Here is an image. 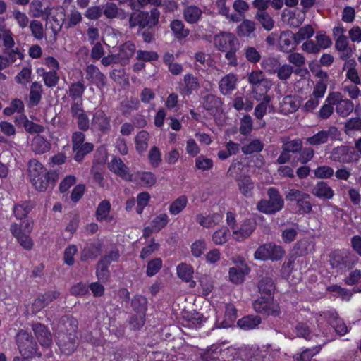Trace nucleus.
Returning <instances> with one entry per match:
<instances>
[{
	"mask_svg": "<svg viewBox=\"0 0 361 361\" xmlns=\"http://www.w3.org/2000/svg\"><path fill=\"white\" fill-rule=\"evenodd\" d=\"M42 76L45 85L48 87H55L59 81V76L57 71L43 72Z\"/></svg>",
	"mask_w": 361,
	"mask_h": 361,
	"instance_id": "obj_60",
	"label": "nucleus"
},
{
	"mask_svg": "<svg viewBox=\"0 0 361 361\" xmlns=\"http://www.w3.org/2000/svg\"><path fill=\"white\" fill-rule=\"evenodd\" d=\"M203 107L207 111H213L221 106V100L214 94H207L203 97Z\"/></svg>",
	"mask_w": 361,
	"mask_h": 361,
	"instance_id": "obj_56",
	"label": "nucleus"
},
{
	"mask_svg": "<svg viewBox=\"0 0 361 361\" xmlns=\"http://www.w3.org/2000/svg\"><path fill=\"white\" fill-rule=\"evenodd\" d=\"M183 82L185 87L182 90V93L190 95L194 90H197L200 87L199 80L197 77L192 74L188 73L184 76Z\"/></svg>",
	"mask_w": 361,
	"mask_h": 361,
	"instance_id": "obj_37",
	"label": "nucleus"
},
{
	"mask_svg": "<svg viewBox=\"0 0 361 361\" xmlns=\"http://www.w3.org/2000/svg\"><path fill=\"white\" fill-rule=\"evenodd\" d=\"M285 252L281 246L273 243H267L259 246L254 254L255 259L259 260L271 259L277 261L281 259Z\"/></svg>",
	"mask_w": 361,
	"mask_h": 361,
	"instance_id": "obj_8",
	"label": "nucleus"
},
{
	"mask_svg": "<svg viewBox=\"0 0 361 361\" xmlns=\"http://www.w3.org/2000/svg\"><path fill=\"white\" fill-rule=\"evenodd\" d=\"M255 228V222L253 220L247 219L243 221L239 229L233 231V238L239 242L243 241L250 236Z\"/></svg>",
	"mask_w": 361,
	"mask_h": 361,
	"instance_id": "obj_22",
	"label": "nucleus"
},
{
	"mask_svg": "<svg viewBox=\"0 0 361 361\" xmlns=\"http://www.w3.org/2000/svg\"><path fill=\"white\" fill-rule=\"evenodd\" d=\"M236 37L231 32H222L214 38L215 47L221 51L235 47Z\"/></svg>",
	"mask_w": 361,
	"mask_h": 361,
	"instance_id": "obj_17",
	"label": "nucleus"
},
{
	"mask_svg": "<svg viewBox=\"0 0 361 361\" xmlns=\"http://www.w3.org/2000/svg\"><path fill=\"white\" fill-rule=\"evenodd\" d=\"M359 259L347 250H338L329 255V263L337 273L343 274L358 263Z\"/></svg>",
	"mask_w": 361,
	"mask_h": 361,
	"instance_id": "obj_4",
	"label": "nucleus"
},
{
	"mask_svg": "<svg viewBox=\"0 0 361 361\" xmlns=\"http://www.w3.org/2000/svg\"><path fill=\"white\" fill-rule=\"evenodd\" d=\"M51 145L43 136L37 135L31 142V149L36 154H43L51 149Z\"/></svg>",
	"mask_w": 361,
	"mask_h": 361,
	"instance_id": "obj_27",
	"label": "nucleus"
},
{
	"mask_svg": "<svg viewBox=\"0 0 361 361\" xmlns=\"http://www.w3.org/2000/svg\"><path fill=\"white\" fill-rule=\"evenodd\" d=\"M293 40L295 41L294 34L288 30L281 32L279 37V45L280 50L284 52H289L294 49Z\"/></svg>",
	"mask_w": 361,
	"mask_h": 361,
	"instance_id": "obj_33",
	"label": "nucleus"
},
{
	"mask_svg": "<svg viewBox=\"0 0 361 361\" xmlns=\"http://www.w3.org/2000/svg\"><path fill=\"white\" fill-rule=\"evenodd\" d=\"M10 231L17 238L18 243L26 250H30L33 246V242L30 236L24 233L19 228L17 224L11 225Z\"/></svg>",
	"mask_w": 361,
	"mask_h": 361,
	"instance_id": "obj_28",
	"label": "nucleus"
},
{
	"mask_svg": "<svg viewBox=\"0 0 361 361\" xmlns=\"http://www.w3.org/2000/svg\"><path fill=\"white\" fill-rule=\"evenodd\" d=\"M310 193L321 200H331L334 196V191L326 182L318 181L310 190Z\"/></svg>",
	"mask_w": 361,
	"mask_h": 361,
	"instance_id": "obj_19",
	"label": "nucleus"
},
{
	"mask_svg": "<svg viewBox=\"0 0 361 361\" xmlns=\"http://www.w3.org/2000/svg\"><path fill=\"white\" fill-rule=\"evenodd\" d=\"M183 18L186 22L194 24L200 19L202 11L201 8L195 5L186 6L183 11Z\"/></svg>",
	"mask_w": 361,
	"mask_h": 361,
	"instance_id": "obj_31",
	"label": "nucleus"
},
{
	"mask_svg": "<svg viewBox=\"0 0 361 361\" xmlns=\"http://www.w3.org/2000/svg\"><path fill=\"white\" fill-rule=\"evenodd\" d=\"M314 30L310 25H306L299 29L298 32L294 34L295 43L298 44L305 39H310L313 36Z\"/></svg>",
	"mask_w": 361,
	"mask_h": 361,
	"instance_id": "obj_49",
	"label": "nucleus"
},
{
	"mask_svg": "<svg viewBox=\"0 0 361 361\" xmlns=\"http://www.w3.org/2000/svg\"><path fill=\"white\" fill-rule=\"evenodd\" d=\"M149 137V133L145 130H141L137 133L135 138V149L140 154L146 152Z\"/></svg>",
	"mask_w": 361,
	"mask_h": 361,
	"instance_id": "obj_34",
	"label": "nucleus"
},
{
	"mask_svg": "<svg viewBox=\"0 0 361 361\" xmlns=\"http://www.w3.org/2000/svg\"><path fill=\"white\" fill-rule=\"evenodd\" d=\"M177 274L183 281L189 283L190 288H194L196 283L192 280L194 270L190 264L186 263H180L176 267Z\"/></svg>",
	"mask_w": 361,
	"mask_h": 361,
	"instance_id": "obj_26",
	"label": "nucleus"
},
{
	"mask_svg": "<svg viewBox=\"0 0 361 361\" xmlns=\"http://www.w3.org/2000/svg\"><path fill=\"white\" fill-rule=\"evenodd\" d=\"M222 216L219 213H214L207 216L199 214L195 216V220L204 228H212L222 221Z\"/></svg>",
	"mask_w": 361,
	"mask_h": 361,
	"instance_id": "obj_29",
	"label": "nucleus"
},
{
	"mask_svg": "<svg viewBox=\"0 0 361 361\" xmlns=\"http://www.w3.org/2000/svg\"><path fill=\"white\" fill-rule=\"evenodd\" d=\"M319 346L313 348H307L300 353H296L293 356V361H311V359L320 351Z\"/></svg>",
	"mask_w": 361,
	"mask_h": 361,
	"instance_id": "obj_50",
	"label": "nucleus"
},
{
	"mask_svg": "<svg viewBox=\"0 0 361 361\" xmlns=\"http://www.w3.org/2000/svg\"><path fill=\"white\" fill-rule=\"evenodd\" d=\"M74 154V159L76 161H82L84 157L91 152L94 149V145L91 142H85L73 147Z\"/></svg>",
	"mask_w": 361,
	"mask_h": 361,
	"instance_id": "obj_41",
	"label": "nucleus"
},
{
	"mask_svg": "<svg viewBox=\"0 0 361 361\" xmlns=\"http://www.w3.org/2000/svg\"><path fill=\"white\" fill-rule=\"evenodd\" d=\"M188 204V199L186 196L182 195L176 199L170 204L169 210L171 215H177L180 214L186 207Z\"/></svg>",
	"mask_w": 361,
	"mask_h": 361,
	"instance_id": "obj_48",
	"label": "nucleus"
},
{
	"mask_svg": "<svg viewBox=\"0 0 361 361\" xmlns=\"http://www.w3.org/2000/svg\"><path fill=\"white\" fill-rule=\"evenodd\" d=\"M258 288L262 295L271 298L275 289L272 279L269 276L262 277L259 282Z\"/></svg>",
	"mask_w": 361,
	"mask_h": 361,
	"instance_id": "obj_36",
	"label": "nucleus"
},
{
	"mask_svg": "<svg viewBox=\"0 0 361 361\" xmlns=\"http://www.w3.org/2000/svg\"><path fill=\"white\" fill-rule=\"evenodd\" d=\"M135 51V46L130 42H127L119 47L118 54H116L118 63L125 66L129 59L133 56Z\"/></svg>",
	"mask_w": 361,
	"mask_h": 361,
	"instance_id": "obj_24",
	"label": "nucleus"
},
{
	"mask_svg": "<svg viewBox=\"0 0 361 361\" xmlns=\"http://www.w3.org/2000/svg\"><path fill=\"white\" fill-rule=\"evenodd\" d=\"M248 83L252 86V91L261 87V91L268 92L271 87L270 81L266 78L264 73L261 70H252L247 75Z\"/></svg>",
	"mask_w": 361,
	"mask_h": 361,
	"instance_id": "obj_11",
	"label": "nucleus"
},
{
	"mask_svg": "<svg viewBox=\"0 0 361 361\" xmlns=\"http://www.w3.org/2000/svg\"><path fill=\"white\" fill-rule=\"evenodd\" d=\"M256 30L257 23L255 21L243 18L236 27V34L240 37L251 38L255 36Z\"/></svg>",
	"mask_w": 361,
	"mask_h": 361,
	"instance_id": "obj_23",
	"label": "nucleus"
},
{
	"mask_svg": "<svg viewBox=\"0 0 361 361\" xmlns=\"http://www.w3.org/2000/svg\"><path fill=\"white\" fill-rule=\"evenodd\" d=\"M169 221L168 215L165 213H162L155 216L152 220L150 224L155 232H159L167 225Z\"/></svg>",
	"mask_w": 361,
	"mask_h": 361,
	"instance_id": "obj_58",
	"label": "nucleus"
},
{
	"mask_svg": "<svg viewBox=\"0 0 361 361\" xmlns=\"http://www.w3.org/2000/svg\"><path fill=\"white\" fill-rule=\"evenodd\" d=\"M323 314L337 334L344 336L349 331V328L344 321L338 317L336 312L333 310L326 311L324 312Z\"/></svg>",
	"mask_w": 361,
	"mask_h": 361,
	"instance_id": "obj_13",
	"label": "nucleus"
},
{
	"mask_svg": "<svg viewBox=\"0 0 361 361\" xmlns=\"http://www.w3.org/2000/svg\"><path fill=\"white\" fill-rule=\"evenodd\" d=\"M159 11L154 8L150 12L139 11L131 14L129 24L131 27L139 26L141 28H152L159 24Z\"/></svg>",
	"mask_w": 361,
	"mask_h": 361,
	"instance_id": "obj_6",
	"label": "nucleus"
},
{
	"mask_svg": "<svg viewBox=\"0 0 361 361\" xmlns=\"http://www.w3.org/2000/svg\"><path fill=\"white\" fill-rule=\"evenodd\" d=\"M42 85L38 82H34L30 86L27 106L33 107L39 104L42 99Z\"/></svg>",
	"mask_w": 361,
	"mask_h": 361,
	"instance_id": "obj_32",
	"label": "nucleus"
},
{
	"mask_svg": "<svg viewBox=\"0 0 361 361\" xmlns=\"http://www.w3.org/2000/svg\"><path fill=\"white\" fill-rule=\"evenodd\" d=\"M30 29L34 38L41 40L44 37V31L42 23L37 20H33L30 23Z\"/></svg>",
	"mask_w": 361,
	"mask_h": 361,
	"instance_id": "obj_59",
	"label": "nucleus"
},
{
	"mask_svg": "<svg viewBox=\"0 0 361 361\" xmlns=\"http://www.w3.org/2000/svg\"><path fill=\"white\" fill-rule=\"evenodd\" d=\"M86 79L101 88L106 85V76L94 65H88L85 68Z\"/></svg>",
	"mask_w": 361,
	"mask_h": 361,
	"instance_id": "obj_21",
	"label": "nucleus"
},
{
	"mask_svg": "<svg viewBox=\"0 0 361 361\" xmlns=\"http://www.w3.org/2000/svg\"><path fill=\"white\" fill-rule=\"evenodd\" d=\"M170 27L178 39H183L189 35V30L184 28V24L180 20H173Z\"/></svg>",
	"mask_w": 361,
	"mask_h": 361,
	"instance_id": "obj_51",
	"label": "nucleus"
},
{
	"mask_svg": "<svg viewBox=\"0 0 361 361\" xmlns=\"http://www.w3.org/2000/svg\"><path fill=\"white\" fill-rule=\"evenodd\" d=\"M337 132L336 127L331 126L327 130H320L314 135L307 137L306 143L312 146L323 145L326 143L329 138L334 137Z\"/></svg>",
	"mask_w": 361,
	"mask_h": 361,
	"instance_id": "obj_15",
	"label": "nucleus"
},
{
	"mask_svg": "<svg viewBox=\"0 0 361 361\" xmlns=\"http://www.w3.org/2000/svg\"><path fill=\"white\" fill-rule=\"evenodd\" d=\"M111 209L109 200H102L98 205L96 211V217L98 221L107 220Z\"/></svg>",
	"mask_w": 361,
	"mask_h": 361,
	"instance_id": "obj_52",
	"label": "nucleus"
},
{
	"mask_svg": "<svg viewBox=\"0 0 361 361\" xmlns=\"http://www.w3.org/2000/svg\"><path fill=\"white\" fill-rule=\"evenodd\" d=\"M238 185L241 193L245 197H251L254 183L248 176H241L238 180Z\"/></svg>",
	"mask_w": 361,
	"mask_h": 361,
	"instance_id": "obj_42",
	"label": "nucleus"
},
{
	"mask_svg": "<svg viewBox=\"0 0 361 361\" xmlns=\"http://www.w3.org/2000/svg\"><path fill=\"white\" fill-rule=\"evenodd\" d=\"M32 209V205L29 202H21L16 204L13 207V214L16 219H22L27 216Z\"/></svg>",
	"mask_w": 361,
	"mask_h": 361,
	"instance_id": "obj_57",
	"label": "nucleus"
},
{
	"mask_svg": "<svg viewBox=\"0 0 361 361\" xmlns=\"http://www.w3.org/2000/svg\"><path fill=\"white\" fill-rule=\"evenodd\" d=\"M33 333L44 348H48L52 344V336L49 328L41 323H34L32 324Z\"/></svg>",
	"mask_w": 361,
	"mask_h": 361,
	"instance_id": "obj_14",
	"label": "nucleus"
},
{
	"mask_svg": "<svg viewBox=\"0 0 361 361\" xmlns=\"http://www.w3.org/2000/svg\"><path fill=\"white\" fill-rule=\"evenodd\" d=\"M268 200H262L258 202L257 208L266 214H274L282 209L284 201L279 190L274 187L267 190Z\"/></svg>",
	"mask_w": 361,
	"mask_h": 361,
	"instance_id": "obj_5",
	"label": "nucleus"
},
{
	"mask_svg": "<svg viewBox=\"0 0 361 361\" xmlns=\"http://www.w3.org/2000/svg\"><path fill=\"white\" fill-rule=\"evenodd\" d=\"M131 305L137 314L145 315L147 307V300L144 296L140 295H135L132 300Z\"/></svg>",
	"mask_w": 361,
	"mask_h": 361,
	"instance_id": "obj_47",
	"label": "nucleus"
},
{
	"mask_svg": "<svg viewBox=\"0 0 361 361\" xmlns=\"http://www.w3.org/2000/svg\"><path fill=\"white\" fill-rule=\"evenodd\" d=\"M253 308L256 312L267 315L278 314L277 308L274 306L271 297L263 295L257 299L253 303Z\"/></svg>",
	"mask_w": 361,
	"mask_h": 361,
	"instance_id": "obj_18",
	"label": "nucleus"
},
{
	"mask_svg": "<svg viewBox=\"0 0 361 361\" xmlns=\"http://www.w3.org/2000/svg\"><path fill=\"white\" fill-rule=\"evenodd\" d=\"M261 323V318L256 315L243 317L238 321V326L243 330H250L257 327Z\"/></svg>",
	"mask_w": 361,
	"mask_h": 361,
	"instance_id": "obj_35",
	"label": "nucleus"
},
{
	"mask_svg": "<svg viewBox=\"0 0 361 361\" xmlns=\"http://www.w3.org/2000/svg\"><path fill=\"white\" fill-rule=\"evenodd\" d=\"M91 128L102 134L108 133L111 128V118L103 110L94 111L91 121Z\"/></svg>",
	"mask_w": 361,
	"mask_h": 361,
	"instance_id": "obj_10",
	"label": "nucleus"
},
{
	"mask_svg": "<svg viewBox=\"0 0 361 361\" xmlns=\"http://www.w3.org/2000/svg\"><path fill=\"white\" fill-rule=\"evenodd\" d=\"M149 163L152 167H158L160 166L162 159L160 150L157 146H153L149 149L148 154Z\"/></svg>",
	"mask_w": 361,
	"mask_h": 361,
	"instance_id": "obj_62",
	"label": "nucleus"
},
{
	"mask_svg": "<svg viewBox=\"0 0 361 361\" xmlns=\"http://www.w3.org/2000/svg\"><path fill=\"white\" fill-rule=\"evenodd\" d=\"M82 20V16L80 11L76 9H72L67 15L66 20L64 21V26L66 29L73 28L79 25Z\"/></svg>",
	"mask_w": 361,
	"mask_h": 361,
	"instance_id": "obj_45",
	"label": "nucleus"
},
{
	"mask_svg": "<svg viewBox=\"0 0 361 361\" xmlns=\"http://www.w3.org/2000/svg\"><path fill=\"white\" fill-rule=\"evenodd\" d=\"M86 87L83 82L78 81L71 83L68 87V94L71 100L82 99V97L85 92Z\"/></svg>",
	"mask_w": 361,
	"mask_h": 361,
	"instance_id": "obj_38",
	"label": "nucleus"
},
{
	"mask_svg": "<svg viewBox=\"0 0 361 361\" xmlns=\"http://www.w3.org/2000/svg\"><path fill=\"white\" fill-rule=\"evenodd\" d=\"M102 13L107 18L125 17L124 13L120 11L114 3L108 2L102 6Z\"/></svg>",
	"mask_w": 361,
	"mask_h": 361,
	"instance_id": "obj_40",
	"label": "nucleus"
},
{
	"mask_svg": "<svg viewBox=\"0 0 361 361\" xmlns=\"http://www.w3.org/2000/svg\"><path fill=\"white\" fill-rule=\"evenodd\" d=\"M250 271V269L247 264L240 260L235 267L229 269L228 278L230 281L235 284H240L245 280V276Z\"/></svg>",
	"mask_w": 361,
	"mask_h": 361,
	"instance_id": "obj_16",
	"label": "nucleus"
},
{
	"mask_svg": "<svg viewBox=\"0 0 361 361\" xmlns=\"http://www.w3.org/2000/svg\"><path fill=\"white\" fill-rule=\"evenodd\" d=\"M213 161L204 156H199L195 159V168L202 171H209L213 168Z\"/></svg>",
	"mask_w": 361,
	"mask_h": 361,
	"instance_id": "obj_64",
	"label": "nucleus"
},
{
	"mask_svg": "<svg viewBox=\"0 0 361 361\" xmlns=\"http://www.w3.org/2000/svg\"><path fill=\"white\" fill-rule=\"evenodd\" d=\"M281 149L288 152L296 154L301 151L302 148V142L300 139L296 138L292 140H283Z\"/></svg>",
	"mask_w": 361,
	"mask_h": 361,
	"instance_id": "obj_46",
	"label": "nucleus"
},
{
	"mask_svg": "<svg viewBox=\"0 0 361 361\" xmlns=\"http://www.w3.org/2000/svg\"><path fill=\"white\" fill-rule=\"evenodd\" d=\"M20 354L24 359L40 357L38 345L33 336L25 330L20 329L15 337Z\"/></svg>",
	"mask_w": 361,
	"mask_h": 361,
	"instance_id": "obj_3",
	"label": "nucleus"
},
{
	"mask_svg": "<svg viewBox=\"0 0 361 361\" xmlns=\"http://www.w3.org/2000/svg\"><path fill=\"white\" fill-rule=\"evenodd\" d=\"M230 236L231 232L229 229L224 226L214 232L212 240L215 245H223L228 240Z\"/></svg>",
	"mask_w": 361,
	"mask_h": 361,
	"instance_id": "obj_44",
	"label": "nucleus"
},
{
	"mask_svg": "<svg viewBox=\"0 0 361 361\" xmlns=\"http://www.w3.org/2000/svg\"><path fill=\"white\" fill-rule=\"evenodd\" d=\"M310 195L298 189H290L286 194L288 201H295L298 207V212L300 214H309L312 212V206L310 202Z\"/></svg>",
	"mask_w": 361,
	"mask_h": 361,
	"instance_id": "obj_7",
	"label": "nucleus"
},
{
	"mask_svg": "<svg viewBox=\"0 0 361 361\" xmlns=\"http://www.w3.org/2000/svg\"><path fill=\"white\" fill-rule=\"evenodd\" d=\"M335 47L339 52L340 58L343 60H347L353 54L352 49L349 47V42L346 36L337 38L335 42Z\"/></svg>",
	"mask_w": 361,
	"mask_h": 361,
	"instance_id": "obj_30",
	"label": "nucleus"
},
{
	"mask_svg": "<svg viewBox=\"0 0 361 361\" xmlns=\"http://www.w3.org/2000/svg\"><path fill=\"white\" fill-rule=\"evenodd\" d=\"M270 96H265L259 104L255 108L254 115L257 119H262L267 113V106L271 102Z\"/></svg>",
	"mask_w": 361,
	"mask_h": 361,
	"instance_id": "obj_61",
	"label": "nucleus"
},
{
	"mask_svg": "<svg viewBox=\"0 0 361 361\" xmlns=\"http://www.w3.org/2000/svg\"><path fill=\"white\" fill-rule=\"evenodd\" d=\"M111 171L121 177L126 181H135L133 174L130 173L129 168L118 157H114L108 164Z\"/></svg>",
	"mask_w": 361,
	"mask_h": 361,
	"instance_id": "obj_12",
	"label": "nucleus"
},
{
	"mask_svg": "<svg viewBox=\"0 0 361 361\" xmlns=\"http://www.w3.org/2000/svg\"><path fill=\"white\" fill-rule=\"evenodd\" d=\"M133 178H135V181H137L138 178L140 180L139 183L145 187H152L157 181L154 174L147 171L137 172L133 175Z\"/></svg>",
	"mask_w": 361,
	"mask_h": 361,
	"instance_id": "obj_43",
	"label": "nucleus"
},
{
	"mask_svg": "<svg viewBox=\"0 0 361 361\" xmlns=\"http://www.w3.org/2000/svg\"><path fill=\"white\" fill-rule=\"evenodd\" d=\"M300 106L298 99L295 96L287 95L282 98L279 103L281 112L284 114L295 112Z\"/></svg>",
	"mask_w": 361,
	"mask_h": 361,
	"instance_id": "obj_25",
	"label": "nucleus"
},
{
	"mask_svg": "<svg viewBox=\"0 0 361 361\" xmlns=\"http://www.w3.org/2000/svg\"><path fill=\"white\" fill-rule=\"evenodd\" d=\"M280 65L279 59L276 57H267L262 63V68L270 74L276 73Z\"/></svg>",
	"mask_w": 361,
	"mask_h": 361,
	"instance_id": "obj_55",
	"label": "nucleus"
},
{
	"mask_svg": "<svg viewBox=\"0 0 361 361\" xmlns=\"http://www.w3.org/2000/svg\"><path fill=\"white\" fill-rule=\"evenodd\" d=\"M27 171L30 181L39 191H44L47 188L49 177L54 175L53 171L47 172L44 166L35 159L29 161Z\"/></svg>",
	"mask_w": 361,
	"mask_h": 361,
	"instance_id": "obj_2",
	"label": "nucleus"
},
{
	"mask_svg": "<svg viewBox=\"0 0 361 361\" xmlns=\"http://www.w3.org/2000/svg\"><path fill=\"white\" fill-rule=\"evenodd\" d=\"M238 76L236 74L230 73L221 78L219 82V90L223 95H230L236 89Z\"/></svg>",
	"mask_w": 361,
	"mask_h": 361,
	"instance_id": "obj_20",
	"label": "nucleus"
},
{
	"mask_svg": "<svg viewBox=\"0 0 361 361\" xmlns=\"http://www.w3.org/2000/svg\"><path fill=\"white\" fill-rule=\"evenodd\" d=\"M264 148V144L258 139L251 140L248 144L244 145L241 150L245 154H251L255 152H259Z\"/></svg>",
	"mask_w": 361,
	"mask_h": 361,
	"instance_id": "obj_53",
	"label": "nucleus"
},
{
	"mask_svg": "<svg viewBox=\"0 0 361 361\" xmlns=\"http://www.w3.org/2000/svg\"><path fill=\"white\" fill-rule=\"evenodd\" d=\"M78 322L75 318L69 315L61 318L56 329V341L61 353L70 355L78 347Z\"/></svg>",
	"mask_w": 361,
	"mask_h": 361,
	"instance_id": "obj_1",
	"label": "nucleus"
},
{
	"mask_svg": "<svg viewBox=\"0 0 361 361\" xmlns=\"http://www.w3.org/2000/svg\"><path fill=\"white\" fill-rule=\"evenodd\" d=\"M326 102L336 106V113L341 117H347L354 109V104L348 99H343L341 93L329 94Z\"/></svg>",
	"mask_w": 361,
	"mask_h": 361,
	"instance_id": "obj_9",
	"label": "nucleus"
},
{
	"mask_svg": "<svg viewBox=\"0 0 361 361\" xmlns=\"http://www.w3.org/2000/svg\"><path fill=\"white\" fill-rule=\"evenodd\" d=\"M244 54L246 60L251 63H257L261 60V54L257 49L252 46H247L244 48Z\"/></svg>",
	"mask_w": 361,
	"mask_h": 361,
	"instance_id": "obj_54",
	"label": "nucleus"
},
{
	"mask_svg": "<svg viewBox=\"0 0 361 361\" xmlns=\"http://www.w3.org/2000/svg\"><path fill=\"white\" fill-rule=\"evenodd\" d=\"M294 332L297 337H301L306 340L311 339L312 336V331L309 326L306 324L302 322L298 323L295 325Z\"/></svg>",
	"mask_w": 361,
	"mask_h": 361,
	"instance_id": "obj_63",
	"label": "nucleus"
},
{
	"mask_svg": "<svg viewBox=\"0 0 361 361\" xmlns=\"http://www.w3.org/2000/svg\"><path fill=\"white\" fill-rule=\"evenodd\" d=\"M255 19L266 31H271L274 27L275 21L273 17L268 12L255 14Z\"/></svg>",
	"mask_w": 361,
	"mask_h": 361,
	"instance_id": "obj_39",
	"label": "nucleus"
}]
</instances>
